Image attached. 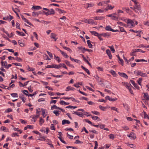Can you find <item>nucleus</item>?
I'll use <instances>...</instances> for the list:
<instances>
[{
  "label": "nucleus",
  "instance_id": "25",
  "mask_svg": "<svg viewBox=\"0 0 149 149\" xmlns=\"http://www.w3.org/2000/svg\"><path fill=\"white\" fill-rule=\"evenodd\" d=\"M60 103L61 105H68L69 104V102H65L63 100H61L60 101Z\"/></svg>",
  "mask_w": 149,
  "mask_h": 149
},
{
  "label": "nucleus",
  "instance_id": "49",
  "mask_svg": "<svg viewBox=\"0 0 149 149\" xmlns=\"http://www.w3.org/2000/svg\"><path fill=\"white\" fill-rule=\"evenodd\" d=\"M144 112V118H147L149 120V115H148L145 112Z\"/></svg>",
  "mask_w": 149,
  "mask_h": 149
},
{
  "label": "nucleus",
  "instance_id": "12",
  "mask_svg": "<svg viewBox=\"0 0 149 149\" xmlns=\"http://www.w3.org/2000/svg\"><path fill=\"white\" fill-rule=\"evenodd\" d=\"M75 90V89L74 88L70 86H68L66 87L65 91H74Z\"/></svg>",
  "mask_w": 149,
  "mask_h": 149
},
{
  "label": "nucleus",
  "instance_id": "56",
  "mask_svg": "<svg viewBox=\"0 0 149 149\" xmlns=\"http://www.w3.org/2000/svg\"><path fill=\"white\" fill-rule=\"evenodd\" d=\"M99 108L101 110L103 111H105V109H106V108L104 107H103L101 105L99 106Z\"/></svg>",
  "mask_w": 149,
  "mask_h": 149
},
{
  "label": "nucleus",
  "instance_id": "22",
  "mask_svg": "<svg viewBox=\"0 0 149 149\" xmlns=\"http://www.w3.org/2000/svg\"><path fill=\"white\" fill-rule=\"evenodd\" d=\"M105 29L108 31H112L113 29H112L111 26L109 25L107 26L105 28Z\"/></svg>",
  "mask_w": 149,
  "mask_h": 149
},
{
  "label": "nucleus",
  "instance_id": "59",
  "mask_svg": "<svg viewBox=\"0 0 149 149\" xmlns=\"http://www.w3.org/2000/svg\"><path fill=\"white\" fill-rule=\"evenodd\" d=\"M62 63H60L58 65H56V69H59L60 68H61V67H62Z\"/></svg>",
  "mask_w": 149,
  "mask_h": 149
},
{
  "label": "nucleus",
  "instance_id": "50",
  "mask_svg": "<svg viewBox=\"0 0 149 149\" xmlns=\"http://www.w3.org/2000/svg\"><path fill=\"white\" fill-rule=\"evenodd\" d=\"M91 112L93 114L97 115L99 116L100 115V113L97 111H92Z\"/></svg>",
  "mask_w": 149,
  "mask_h": 149
},
{
  "label": "nucleus",
  "instance_id": "52",
  "mask_svg": "<svg viewBox=\"0 0 149 149\" xmlns=\"http://www.w3.org/2000/svg\"><path fill=\"white\" fill-rule=\"evenodd\" d=\"M30 118H32V119L31 120V121H33L34 122H35L36 121V119L33 115L31 116Z\"/></svg>",
  "mask_w": 149,
  "mask_h": 149
},
{
  "label": "nucleus",
  "instance_id": "35",
  "mask_svg": "<svg viewBox=\"0 0 149 149\" xmlns=\"http://www.w3.org/2000/svg\"><path fill=\"white\" fill-rule=\"evenodd\" d=\"M142 80V79L141 78H139L137 80V81L138 84L140 86H141V82Z\"/></svg>",
  "mask_w": 149,
  "mask_h": 149
},
{
  "label": "nucleus",
  "instance_id": "28",
  "mask_svg": "<svg viewBox=\"0 0 149 149\" xmlns=\"http://www.w3.org/2000/svg\"><path fill=\"white\" fill-rule=\"evenodd\" d=\"M117 16H118L119 17V16L121 15L120 13H124V12L123 11L120 10H117Z\"/></svg>",
  "mask_w": 149,
  "mask_h": 149
},
{
  "label": "nucleus",
  "instance_id": "31",
  "mask_svg": "<svg viewBox=\"0 0 149 149\" xmlns=\"http://www.w3.org/2000/svg\"><path fill=\"white\" fill-rule=\"evenodd\" d=\"M90 32L92 34L97 36L99 34L98 33L95 31H91Z\"/></svg>",
  "mask_w": 149,
  "mask_h": 149
},
{
  "label": "nucleus",
  "instance_id": "44",
  "mask_svg": "<svg viewBox=\"0 0 149 149\" xmlns=\"http://www.w3.org/2000/svg\"><path fill=\"white\" fill-rule=\"evenodd\" d=\"M36 93H37L36 92H35V93H34L32 94H27L25 93V95H26V96H28L29 97L31 96L32 97L34 96L35 95H36Z\"/></svg>",
  "mask_w": 149,
  "mask_h": 149
},
{
  "label": "nucleus",
  "instance_id": "5",
  "mask_svg": "<svg viewBox=\"0 0 149 149\" xmlns=\"http://www.w3.org/2000/svg\"><path fill=\"white\" fill-rule=\"evenodd\" d=\"M127 136L131 139H135L136 138L135 134L133 132L130 133L129 134H127Z\"/></svg>",
  "mask_w": 149,
  "mask_h": 149
},
{
  "label": "nucleus",
  "instance_id": "20",
  "mask_svg": "<svg viewBox=\"0 0 149 149\" xmlns=\"http://www.w3.org/2000/svg\"><path fill=\"white\" fill-rule=\"evenodd\" d=\"M47 68H56V64H52L51 65H48L46 66Z\"/></svg>",
  "mask_w": 149,
  "mask_h": 149
},
{
  "label": "nucleus",
  "instance_id": "8",
  "mask_svg": "<svg viewBox=\"0 0 149 149\" xmlns=\"http://www.w3.org/2000/svg\"><path fill=\"white\" fill-rule=\"evenodd\" d=\"M118 73L119 75L121 77L126 79H127L128 78L127 75L125 73L118 72Z\"/></svg>",
  "mask_w": 149,
  "mask_h": 149
},
{
  "label": "nucleus",
  "instance_id": "27",
  "mask_svg": "<svg viewBox=\"0 0 149 149\" xmlns=\"http://www.w3.org/2000/svg\"><path fill=\"white\" fill-rule=\"evenodd\" d=\"M40 13H38L36 12H33L32 13V15L34 17L38 16Z\"/></svg>",
  "mask_w": 149,
  "mask_h": 149
},
{
  "label": "nucleus",
  "instance_id": "3",
  "mask_svg": "<svg viewBox=\"0 0 149 149\" xmlns=\"http://www.w3.org/2000/svg\"><path fill=\"white\" fill-rule=\"evenodd\" d=\"M43 12L47 16L50 15H53L55 13V11L53 9H51L50 10L49 9V10H48L47 12L43 11Z\"/></svg>",
  "mask_w": 149,
  "mask_h": 149
},
{
  "label": "nucleus",
  "instance_id": "51",
  "mask_svg": "<svg viewBox=\"0 0 149 149\" xmlns=\"http://www.w3.org/2000/svg\"><path fill=\"white\" fill-rule=\"evenodd\" d=\"M123 105L125 109L127 110H128L129 109L128 105L126 103H123Z\"/></svg>",
  "mask_w": 149,
  "mask_h": 149
},
{
  "label": "nucleus",
  "instance_id": "2",
  "mask_svg": "<svg viewBox=\"0 0 149 149\" xmlns=\"http://www.w3.org/2000/svg\"><path fill=\"white\" fill-rule=\"evenodd\" d=\"M127 22V27L131 28H133L135 26V24H134V22L130 19H128Z\"/></svg>",
  "mask_w": 149,
  "mask_h": 149
},
{
  "label": "nucleus",
  "instance_id": "1",
  "mask_svg": "<svg viewBox=\"0 0 149 149\" xmlns=\"http://www.w3.org/2000/svg\"><path fill=\"white\" fill-rule=\"evenodd\" d=\"M134 74L136 76L140 75L142 77H147V75L146 73L142 72L141 71L138 70H136L134 72Z\"/></svg>",
  "mask_w": 149,
  "mask_h": 149
},
{
  "label": "nucleus",
  "instance_id": "4",
  "mask_svg": "<svg viewBox=\"0 0 149 149\" xmlns=\"http://www.w3.org/2000/svg\"><path fill=\"white\" fill-rule=\"evenodd\" d=\"M133 10L135 11L138 13H139V12L136 11V10H138L139 12H141V8L139 5H136L133 7Z\"/></svg>",
  "mask_w": 149,
  "mask_h": 149
},
{
  "label": "nucleus",
  "instance_id": "48",
  "mask_svg": "<svg viewBox=\"0 0 149 149\" xmlns=\"http://www.w3.org/2000/svg\"><path fill=\"white\" fill-rule=\"evenodd\" d=\"M111 109L113 111H116L118 113L119 112V111L118 110V108L114 107H111Z\"/></svg>",
  "mask_w": 149,
  "mask_h": 149
},
{
  "label": "nucleus",
  "instance_id": "43",
  "mask_svg": "<svg viewBox=\"0 0 149 149\" xmlns=\"http://www.w3.org/2000/svg\"><path fill=\"white\" fill-rule=\"evenodd\" d=\"M109 47L111 50L112 52L113 53H114L115 52V49L114 48L113 46V45H112L111 46H109Z\"/></svg>",
  "mask_w": 149,
  "mask_h": 149
},
{
  "label": "nucleus",
  "instance_id": "63",
  "mask_svg": "<svg viewBox=\"0 0 149 149\" xmlns=\"http://www.w3.org/2000/svg\"><path fill=\"white\" fill-rule=\"evenodd\" d=\"M41 138L38 139V140L40 141H45V138L44 136H42Z\"/></svg>",
  "mask_w": 149,
  "mask_h": 149
},
{
  "label": "nucleus",
  "instance_id": "26",
  "mask_svg": "<svg viewBox=\"0 0 149 149\" xmlns=\"http://www.w3.org/2000/svg\"><path fill=\"white\" fill-rule=\"evenodd\" d=\"M117 24L118 25H120L125 26L126 27H127V25L126 24L123 23V22H117Z\"/></svg>",
  "mask_w": 149,
  "mask_h": 149
},
{
  "label": "nucleus",
  "instance_id": "38",
  "mask_svg": "<svg viewBox=\"0 0 149 149\" xmlns=\"http://www.w3.org/2000/svg\"><path fill=\"white\" fill-rule=\"evenodd\" d=\"M44 122V120L41 117L40 118L39 124L40 125H42Z\"/></svg>",
  "mask_w": 149,
  "mask_h": 149
},
{
  "label": "nucleus",
  "instance_id": "47",
  "mask_svg": "<svg viewBox=\"0 0 149 149\" xmlns=\"http://www.w3.org/2000/svg\"><path fill=\"white\" fill-rule=\"evenodd\" d=\"M59 112L60 111L56 110L54 111L53 113L55 114L56 116H58L59 115V113H58V112Z\"/></svg>",
  "mask_w": 149,
  "mask_h": 149
},
{
  "label": "nucleus",
  "instance_id": "40",
  "mask_svg": "<svg viewBox=\"0 0 149 149\" xmlns=\"http://www.w3.org/2000/svg\"><path fill=\"white\" fill-rule=\"evenodd\" d=\"M1 64L3 65L5 68H6L7 65V63L6 61L3 62L2 61H1Z\"/></svg>",
  "mask_w": 149,
  "mask_h": 149
},
{
  "label": "nucleus",
  "instance_id": "41",
  "mask_svg": "<svg viewBox=\"0 0 149 149\" xmlns=\"http://www.w3.org/2000/svg\"><path fill=\"white\" fill-rule=\"evenodd\" d=\"M110 73H111L114 76V77L116 76V72L115 71H114V70H111L110 71Z\"/></svg>",
  "mask_w": 149,
  "mask_h": 149
},
{
  "label": "nucleus",
  "instance_id": "60",
  "mask_svg": "<svg viewBox=\"0 0 149 149\" xmlns=\"http://www.w3.org/2000/svg\"><path fill=\"white\" fill-rule=\"evenodd\" d=\"M77 115L81 117H82L83 116V113L81 112H78Z\"/></svg>",
  "mask_w": 149,
  "mask_h": 149
},
{
  "label": "nucleus",
  "instance_id": "23",
  "mask_svg": "<svg viewBox=\"0 0 149 149\" xmlns=\"http://www.w3.org/2000/svg\"><path fill=\"white\" fill-rule=\"evenodd\" d=\"M124 85L128 89L131 88V86H132L130 84H129L128 83H125Z\"/></svg>",
  "mask_w": 149,
  "mask_h": 149
},
{
  "label": "nucleus",
  "instance_id": "17",
  "mask_svg": "<svg viewBox=\"0 0 149 149\" xmlns=\"http://www.w3.org/2000/svg\"><path fill=\"white\" fill-rule=\"evenodd\" d=\"M101 34V35H102V36H103L105 37L108 38L110 36V35L108 33H102Z\"/></svg>",
  "mask_w": 149,
  "mask_h": 149
},
{
  "label": "nucleus",
  "instance_id": "57",
  "mask_svg": "<svg viewBox=\"0 0 149 149\" xmlns=\"http://www.w3.org/2000/svg\"><path fill=\"white\" fill-rule=\"evenodd\" d=\"M50 129L51 130H55V127L54 126V125L53 124H52L51 125Z\"/></svg>",
  "mask_w": 149,
  "mask_h": 149
},
{
  "label": "nucleus",
  "instance_id": "36",
  "mask_svg": "<svg viewBox=\"0 0 149 149\" xmlns=\"http://www.w3.org/2000/svg\"><path fill=\"white\" fill-rule=\"evenodd\" d=\"M65 63L68 65L70 67H74L73 66V65L71 64H70V63L69 61H67L65 60Z\"/></svg>",
  "mask_w": 149,
  "mask_h": 149
},
{
  "label": "nucleus",
  "instance_id": "61",
  "mask_svg": "<svg viewBox=\"0 0 149 149\" xmlns=\"http://www.w3.org/2000/svg\"><path fill=\"white\" fill-rule=\"evenodd\" d=\"M84 60L89 65H91V64H90V63H89V62L88 61L87 59H86V58L85 57L84 58Z\"/></svg>",
  "mask_w": 149,
  "mask_h": 149
},
{
  "label": "nucleus",
  "instance_id": "37",
  "mask_svg": "<svg viewBox=\"0 0 149 149\" xmlns=\"http://www.w3.org/2000/svg\"><path fill=\"white\" fill-rule=\"evenodd\" d=\"M18 42L19 44L21 47H23L24 46V44L22 42V41L21 40H19L18 41Z\"/></svg>",
  "mask_w": 149,
  "mask_h": 149
},
{
  "label": "nucleus",
  "instance_id": "11",
  "mask_svg": "<svg viewBox=\"0 0 149 149\" xmlns=\"http://www.w3.org/2000/svg\"><path fill=\"white\" fill-rule=\"evenodd\" d=\"M58 50L60 51V52L61 53L62 55L65 58H68V56L67 54L65 53V52L62 51L59 49H58Z\"/></svg>",
  "mask_w": 149,
  "mask_h": 149
},
{
  "label": "nucleus",
  "instance_id": "14",
  "mask_svg": "<svg viewBox=\"0 0 149 149\" xmlns=\"http://www.w3.org/2000/svg\"><path fill=\"white\" fill-rule=\"evenodd\" d=\"M78 49L80 50L83 53H84L86 52V49L85 47H83L82 46H80L78 47Z\"/></svg>",
  "mask_w": 149,
  "mask_h": 149
},
{
  "label": "nucleus",
  "instance_id": "15",
  "mask_svg": "<svg viewBox=\"0 0 149 149\" xmlns=\"http://www.w3.org/2000/svg\"><path fill=\"white\" fill-rule=\"evenodd\" d=\"M144 96L143 97L145 99L147 100H149V95L148 93H143Z\"/></svg>",
  "mask_w": 149,
  "mask_h": 149
},
{
  "label": "nucleus",
  "instance_id": "34",
  "mask_svg": "<svg viewBox=\"0 0 149 149\" xmlns=\"http://www.w3.org/2000/svg\"><path fill=\"white\" fill-rule=\"evenodd\" d=\"M54 58L55 59L58 63H59L61 61V60L60 59L59 57L56 56L55 55H54Z\"/></svg>",
  "mask_w": 149,
  "mask_h": 149
},
{
  "label": "nucleus",
  "instance_id": "16",
  "mask_svg": "<svg viewBox=\"0 0 149 149\" xmlns=\"http://www.w3.org/2000/svg\"><path fill=\"white\" fill-rule=\"evenodd\" d=\"M56 35L54 33H52L51 34V38L53 39L55 41H56L58 38H56Z\"/></svg>",
  "mask_w": 149,
  "mask_h": 149
},
{
  "label": "nucleus",
  "instance_id": "24",
  "mask_svg": "<svg viewBox=\"0 0 149 149\" xmlns=\"http://www.w3.org/2000/svg\"><path fill=\"white\" fill-rule=\"evenodd\" d=\"M105 17H104L103 16H100V17H96L95 18V19L96 20H102L104 19Z\"/></svg>",
  "mask_w": 149,
  "mask_h": 149
},
{
  "label": "nucleus",
  "instance_id": "18",
  "mask_svg": "<svg viewBox=\"0 0 149 149\" xmlns=\"http://www.w3.org/2000/svg\"><path fill=\"white\" fill-rule=\"evenodd\" d=\"M94 77L98 81L102 83V82L101 79L97 75H95L94 76Z\"/></svg>",
  "mask_w": 149,
  "mask_h": 149
},
{
  "label": "nucleus",
  "instance_id": "53",
  "mask_svg": "<svg viewBox=\"0 0 149 149\" xmlns=\"http://www.w3.org/2000/svg\"><path fill=\"white\" fill-rule=\"evenodd\" d=\"M59 107H57L56 105H54L51 107V109L52 110H53L54 109H59Z\"/></svg>",
  "mask_w": 149,
  "mask_h": 149
},
{
  "label": "nucleus",
  "instance_id": "39",
  "mask_svg": "<svg viewBox=\"0 0 149 149\" xmlns=\"http://www.w3.org/2000/svg\"><path fill=\"white\" fill-rule=\"evenodd\" d=\"M87 43L88 44V46L90 48H92V45L91 43L90 40H88L87 41Z\"/></svg>",
  "mask_w": 149,
  "mask_h": 149
},
{
  "label": "nucleus",
  "instance_id": "21",
  "mask_svg": "<svg viewBox=\"0 0 149 149\" xmlns=\"http://www.w3.org/2000/svg\"><path fill=\"white\" fill-rule=\"evenodd\" d=\"M81 68L84 70L88 74H90V72L89 70L85 68L84 67L83 65L81 66Z\"/></svg>",
  "mask_w": 149,
  "mask_h": 149
},
{
  "label": "nucleus",
  "instance_id": "29",
  "mask_svg": "<svg viewBox=\"0 0 149 149\" xmlns=\"http://www.w3.org/2000/svg\"><path fill=\"white\" fill-rule=\"evenodd\" d=\"M18 35L19 36H25V34L22 32H21L18 31H16Z\"/></svg>",
  "mask_w": 149,
  "mask_h": 149
},
{
  "label": "nucleus",
  "instance_id": "7",
  "mask_svg": "<svg viewBox=\"0 0 149 149\" xmlns=\"http://www.w3.org/2000/svg\"><path fill=\"white\" fill-rule=\"evenodd\" d=\"M13 18V16L11 15H9L6 17H3V19L5 20H8L9 21H10Z\"/></svg>",
  "mask_w": 149,
  "mask_h": 149
},
{
  "label": "nucleus",
  "instance_id": "62",
  "mask_svg": "<svg viewBox=\"0 0 149 149\" xmlns=\"http://www.w3.org/2000/svg\"><path fill=\"white\" fill-rule=\"evenodd\" d=\"M42 112V115L44 117H45L46 116V115H45V110L43 109H41Z\"/></svg>",
  "mask_w": 149,
  "mask_h": 149
},
{
  "label": "nucleus",
  "instance_id": "58",
  "mask_svg": "<svg viewBox=\"0 0 149 149\" xmlns=\"http://www.w3.org/2000/svg\"><path fill=\"white\" fill-rule=\"evenodd\" d=\"M95 142V147L94 148V149H97V147L98 146V144L97 142L96 141L94 142Z\"/></svg>",
  "mask_w": 149,
  "mask_h": 149
},
{
  "label": "nucleus",
  "instance_id": "55",
  "mask_svg": "<svg viewBox=\"0 0 149 149\" xmlns=\"http://www.w3.org/2000/svg\"><path fill=\"white\" fill-rule=\"evenodd\" d=\"M119 27L120 29V31L121 32H125V33H127L126 31L123 28V27H120V26H119Z\"/></svg>",
  "mask_w": 149,
  "mask_h": 149
},
{
  "label": "nucleus",
  "instance_id": "19",
  "mask_svg": "<svg viewBox=\"0 0 149 149\" xmlns=\"http://www.w3.org/2000/svg\"><path fill=\"white\" fill-rule=\"evenodd\" d=\"M70 123V122L68 120H63L62 121V124L63 125H64L65 124H69Z\"/></svg>",
  "mask_w": 149,
  "mask_h": 149
},
{
  "label": "nucleus",
  "instance_id": "42",
  "mask_svg": "<svg viewBox=\"0 0 149 149\" xmlns=\"http://www.w3.org/2000/svg\"><path fill=\"white\" fill-rule=\"evenodd\" d=\"M108 136L110 139L112 140L114 139L115 138L114 135L111 134L109 135Z\"/></svg>",
  "mask_w": 149,
  "mask_h": 149
},
{
  "label": "nucleus",
  "instance_id": "46",
  "mask_svg": "<svg viewBox=\"0 0 149 149\" xmlns=\"http://www.w3.org/2000/svg\"><path fill=\"white\" fill-rule=\"evenodd\" d=\"M63 47L65 49L69 51L70 53H71L72 52V50L69 48H68L66 47Z\"/></svg>",
  "mask_w": 149,
  "mask_h": 149
},
{
  "label": "nucleus",
  "instance_id": "64",
  "mask_svg": "<svg viewBox=\"0 0 149 149\" xmlns=\"http://www.w3.org/2000/svg\"><path fill=\"white\" fill-rule=\"evenodd\" d=\"M143 24L145 25L149 26V20L144 22Z\"/></svg>",
  "mask_w": 149,
  "mask_h": 149
},
{
  "label": "nucleus",
  "instance_id": "9",
  "mask_svg": "<svg viewBox=\"0 0 149 149\" xmlns=\"http://www.w3.org/2000/svg\"><path fill=\"white\" fill-rule=\"evenodd\" d=\"M91 116L92 119L94 120H100V118L98 116H92L91 114H89L87 116Z\"/></svg>",
  "mask_w": 149,
  "mask_h": 149
},
{
  "label": "nucleus",
  "instance_id": "6",
  "mask_svg": "<svg viewBox=\"0 0 149 149\" xmlns=\"http://www.w3.org/2000/svg\"><path fill=\"white\" fill-rule=\"evenodd\" d=\"M106 16L108 17H111V19L112 20H118L119 18V17L118 16H117L115 15H107Z\"/></svg>",
  "mask_w": 149,
  "mask_h": 149
},
{
  "label": "nucleus",
  "instance_id": "54",
  "mask_svg": "<svg viewBox=\"0 0 149 149\" xmlns=\"http://www.w3.org/2000/svg\"><path fill=\"white\" fill-rule=\"evenodd\" d=\"M27 70L29 71H33L35 70V68H31L29 66H28Z\"/></svg>",
  "mask_w": 149,
  "mask_h": 149
},
{
  "label": "nucleus",
  "instance_id": "30",
  "mask_svg": "<svg viewBox=\"0 0 149 149\" xmlns=\"http://www.w3.org/2000/svg\"><path fill=\"white\" fill-rule=\"evenodd\" d=\"M10 95L13 97H18V94L17 93H11Z\"/></svg>",
  "mask_w": 149,
  "mask_h": 149
},
{
  "label": "nucleus",
  "instance_id": "32",
  "mask_svg": "<svg viewBox=\"0 0 149 149\" xmlns=\"http://www.w3.org/2000/svg\"><path fill=\"white\" fill-rule=\"evenodd\" d=\"M134 52H139L142 53H145V51L142 50L141 49H134Z\"/></svg>",
  "mask_w": 149,
  "mask_h": 149
},
{
  "label": "nucleus",
  "instance_id": "45",
  "mask_svg": "<svg viewBox=\"0 0 149 149\" xmlns=\"http://www.w3.org/2000/svg\"><path fill=\"white\" fill-rule=\"evenodd\" d=\"M19 97L21 99L23 102L24 103L25 102L26 99V98L24 97L23 95H22V96H19Z\"/></svg>",
  "mask_w": 149,
  "mask_h": 149
},
{
  "label": "nucleus",
  "instance_id": "13",
  "mask_svg": "<svg viewBox=\"0 0 149 149\" xmlns=\"http://www.w3.org/2000/svg\"><path fill=\"white\" fill-rule=\"evenodd\" d=\"M42 8V7L40 6H33L32 8L31 9L33 10H37L40 9H41Z\"/></svg>",
  "mask_w": 149,
  "mask_h": 149
},
{
  "label": "nucleus",
  "instance_id": "33",
  "mask_svg": "<svg viewBox=\"0 0 149 149\" xmlns=\"http://www.w3.org/2000/svg\"><path fill=\"white\" fill-rule=\"evenodd\" d=\"M135 61L137 62H139L141 61H143V62H147V61L146 60H145V59H135Z\"/></svg>",
  "mask_w": 149,
  "mask_h": 149
},
{
  "label": "nucleus",
  "instance_id": "10",
  "mask_svg": "<svg viewBox=\"0 0 149 149\" xmlns=\"http://www.w3.org/2000/svg\"><path fill=\"white\" fill-rule=\"evenodd\" d=\"M106 52L108 56H109V58L110 59H111L112 58V56L110 50L109 49H107L106 50Z\"/></svg>",
  "mask_w": 149,
  "mask_h": 149
}]
</instances>
